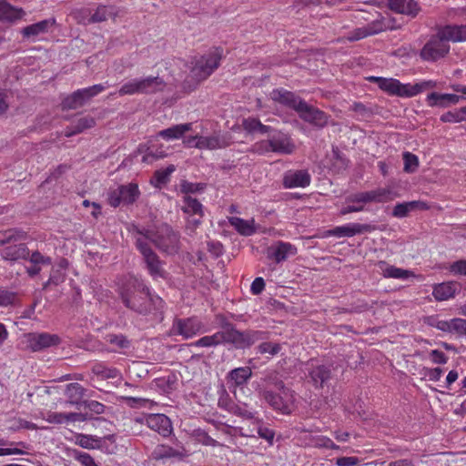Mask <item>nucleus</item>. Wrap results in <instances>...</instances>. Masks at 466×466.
<instances>
[{
  "instance_id": "obj_36",
  "label": "nucleus",
  "mask_w": 466,
  "mask_h": 466,
  "mask_svg": "<svg viewBox=\"0 0 466 466\" xmlns=\"http://www.w3.org/2000/svg\"><path fill=\"white\" fill-rule=\"evenodd\" d=\"M417 208L426 209L427 205L421 201L398 203L392 210V216L395 218H402L407 217L410 211Z\"/></svg>"
},
{
  "instance_id": "obj_55",
  "label": "nucleus",
  "mask_w": 466,
  "mask_h": 466,
  "mask_svg": "<svg viewBox=\"0 0 466 466\" xmlns=\"http://www.w3.org/2000/svg\"><path fill=\"white\" fill-rule=\"evenodd\" d=\"M46 421L53 424H64L69 422L68 413L66 412H49Z\"/></svg>"
},
{
  "instance_id": "obj_1",
  "label": "nucleus",
  "mask_w": 466,
  "mask_h": 466,
  "mask_svg": "<svg viewBox=\"0 0 466 466\" xmlns=\"http://www.w3.org/2000/svg\"><path fill=\"white\" fill-rule=\"evenodd\" d=\"M119 294L125 306L140 314L163 308V299L151 293L150 289L142 279L133 276L125 278L119 287Z\"/></svg>"
},
{
  "instance_id": "obj_41",
  "label": "nucleus",
  "mask_w": 466,
  "mask_h": 466,
  "mask_svg": "<svg viewBox=\"0 0 466 466\" xmlns=\"http://www.w3.org/2000/svg\"><path fill=\"white\" fill-rule=\"evenodd\" d=\"M176 170L174 165L167 166L165 169H159L155 171L154 176L151 179V184L155 187H160L162 185L167 184L169 181L170 175Z\"/></svg>"
},
{
  "instance_id": "obj_14",
  "label": "nucleus",
  "mask_w": 466,
  "mask_h": 466,
  "mask_svg": "<svg viewBox=\"0 0 466 466\" xmlns=\"http://www.w3.org/2000/svg\"><path fill=\"white\" fill-rule=\"evenodd\" d=\"M173 330L176 335H180L186 339L206 331L202 321L197 317L176 319L173 322Z\"/></svg>"
},
{
  "instance_id": "obj_21",
  "label": "nucleus",
  "mask_w": 466,
  "mask_h": 466,
  "mask_svg": "<svg viewBox=\"0 0 466 466\" xmlns=\"http://www.w3.org/2000/svg\"><path fill=\"white\" fill-rule=\"evenodd\" d=\"M80 15H88L86 21L82 17L81 22L84 24L99 23L106 21L108 18L115 19L118 15V10L114 6L99 5L96 12L90 15L91 12L88 9H83L79 12Z\"/></svg>"
},
{
  "instance_id": "obj_39",
  "label": "nucleus",
  "mask_w": 466,
  "mask_h": 466,
  "mask_svg": "<svg viewBox=\"0 0 466 466\" xmlns=\"http://www.w3.org/2000/svg\"><path fill=\"white\" fill-rule=\"evenodd\" d=\"M242 127L244 130L248 133H260V134H268L270 133L272 127L269 126L263 125L259 119L256 117H248L244 118L242 121Z\"/></svg>"
},
{
  "instance_id": "obj_5",
  "label": "nucleus",
  "mask_w": 466,
  "mask_h": 466,
  "mask_svg": "<svg viewBox=\"0 0 466 466\" xmlns=\"http://www.w3.org/2000/svg\"><path fill=\"white\" fill-rule=\"evenodd\" d=\"M396 194L390 187H380L375 190L358 192L355 194L349 195L346 198L347 202L358 203L359 206H345L339 213L345 216L353 212H360L364 210V206L367 203H385L391 201L395 198Z\"/></svg>"
},
{
  "instance_id": "obj_8",
  "label": "nucleus",
  "mask_w": 466,
  "mask_h": 466,
  "mask_svg": "<svg viewBox=\"0 0 466 466\" xmlns=\"http://www.w3.org/2000/svg\"><path fill=\"white\" fill-rule=\"evenodd\" d=\"M166 84L158 76L133 78L124 83L117 91L119 96L134 95H151L164 89Z\"/></svg>"
},
{
  "instance_id": "obj_27",
  "label": "nucleus",
  "mask_w": 466,
  "mask_h": 466,
  "mask_svg": "<svg viewBox=\"0 0 466 466\" xmlns=\"http://www.w3.org/2000/svg\"><path fill=\"white\" fill-rule=\"evenodd\" d=\"M389 8L398 14L414 17L418 15L420 7L415 0H389Z\"/></svg>"
},
{
  "instance_id": "obj_40",
  "label": "nucleus",
  "mask_w": 466,
  "mask_h": 466,
  "mask_svg": "<svg viewBox=\"0 0 466 466\" xmlns=\"http://www.w3.org/2000/svg\"><path fill=\"white\" fill-rule=\"evenodd\" d=\"M457 321H460V318H454L450 320L431 318L429 323L431 326L436 328L439 330L450 333H458L460 325L457 323Z\"/></svg>"
},
{
  "instance_id": "obj_52",
  "label": "nucleus",
  "mask_w": 466,
  "mask_h": 466,
  "mask_svg": "<svg viewBox=\"0 0 466 466\" xmlns=\"http://www.w3.org/2000/svg\"><path fill=\"white\" fill-rule=\"evenodd\" d=\"M256 422L258 424L257 433L259 438L266 440L269 445H272L275 437V431L264 426L263 422L259 420H257Z\"/></svg>"
},
{
  "instance_id": "obj_30",
  "label": "nucleus",
  "mask_w": 466,
  "mask_h": 466,
  "mask_svg": "<svg viewBox=\"0 0 466 466\" xmlns=\"http://www.w3.org/2000/svg\"><path fill=\"white\" fill-rule=\"evenodd\" d=\"M55 24L56 20L54 18L45 19L24 27L22 35L25 38L35 37L48 32L49 28Z\"/></svg>"
},
{
  "instance_id": "obj_22",
  "label": "nucleus",
  "mask_w": 466,
  "mask_h": 466,
  "mask_svg": "<svg viewBox=\"0 0 466 466\" xmlns=\"http://www.w3.org/2000/svg\"><path fill=\"white\" fill-rule=\"evenodd\" d=\"M311 177L307 170L288 171L283 177L285 188L306 187L309 186Z\"/></svg>"
},
{
  "instance_id": "obj_37",
  "label": "nucleus",
  "mask_w": 466,
  "mask_h": 466,
  "mask_svg": "<svg viewBox=\"0 0 466 466\" xmlns=\"http://www.w3.org/2000/svg\"><path fill=\"white\" fill-rule=\"evenodd\" d=\"M96 125V120L93 116H83L76 120V122L68 127L65 130V136L69 137L74 135L82 133L84 130L93 127Z\"/></svg>"
},
{
  "instance_id": "obj_15",
  "label": "nucleus",
  "mask_w": 466,
  "mask_h": 466,
  "mask_svg": "<svg viewBox=\"0 0 466 466\" xmlns=\"http://www.w3.org/2000/svg\"><path fill=\"white\" fill-rule=\"evenodd\" d=\"M182 202L181 209L188 216L187 227L193 229L197 228L204 217L203 205L191 196H183Z\"/></svg>"
},
{
  "instance_id": "obj_16",
  "label": "nucleus",
  "mask_w": 466,
  "mask_h": 466,
  "mask_svg": "<svg viewBox=\"0 0 466 466\" xmlns=\"http://www.w3.org/2000/svg\"><path fill=\"white\" fill-rule=\"evenodd\" d=\"M28 348L34 352L41 351L52 346L61 343V339L56 334L47 332H32L26 335Z\"/></svg>"
},
{
  "instance_id": "obj_47",
  "label": "nucleus",
  "mask_w": 466,
  "mask_h": 466,
  "mask_svg": "<svg viewBox=\"0 0 466 466\" xmlns=\"http://www.w3.org/2000/svg\"><path fill=\"white\" fill-rule=\"evenodd\" d=\"M192 436L198 442L206 445V446H211L216 447L218 445V442L211 438L208 433L203 430V429H196L192 432Z\"/></svg>"
},
{
  "instance_id": "obj_17",
  "label": "nucleus",
  "mask_w": 466,
  "mask_h": 466,
  "mask_svg": "<svg viewBox=\"0 0 466 466\" xmlns=\"http://www.w3.org/2000/svg\"><path fill=\"white\" fill-rule=\"evenodd\" d=\"M299 117L313 126L323 127L328 124L329 116L322 110L309 105L305 100L297 111Z\"/></svg>"
},
{
  "instance_id": "obj_45",
  "label": "nucleus",
  "mask_w": 466,
  "mask_h": 466,
  "mask_svg": "<svg viewBox=\"0 0 466 466\" xmlns=\"http://www.w3.org/2000/svg\"><path fill=\"white\" fill-rule=\"evenodd\" d=\"M76 444L84 449L99 448L101 439L93 435L78 434L76 435Z\"/></svg>"
},
{
  "instance_id": "obj_28",
  "label": "nucleus",
  "mask_w": 466,
  "mask_h": 466,
  "mask_svg": "<svg viewBox=\"0 0 466 466\" xmlns=\"http://www.w3.org/2000/svg\"><path fill=\"white\" fill-rule=\"evenodd\" d=\"M377 267L384 278L407 279L413 276L411 271L390 265L386 261H379Z\"/></svg>"
},
{
  "instance_id": "obj_12",
  "label": "nucleus",
  "mask_w": 466,
  "mask_h": 466,
  "mask_svg": "<svg viewBox=\"0 0 466 466\" xmlns=\"http://www.w3.org/2000/svg\"><path fill=\"white\" fill-rule=\"evenodd\" d=\"M450 48V44L437 31L421 48L420 56L423 61L435 62L449 54Z\"/></svg>"
},
{
  "instance_id": "obj_26",
  "label": "nucleus",
  "mask_w": 466,
  "mask_h": 466,
  "mask_svg": "<svg viewBox=\"0 0 466 466\" xmlns=\"http://www.w3.org/2000/svg\"><path fill=\"white\" fill-rule=\"evenodd\" d=\"M147 426L161 434L167 436L171 433L172 427L170 420L164 414H151L147 418Z\"/></svg>"
},
{
  "instance_id": "obj_63",
  "label": "nucleus",
  "mask_w": 466,
  "mask_h": 466,
  "mask_svg": "<svg viewBox=\"0 0 466 466\" xmlns=\"http://www.w3.org/2000/svg\"><path fill=\"white\" fill-rule=\"evenodd\" d=\"M315 446L318 448H326L331 450H339V447L333 442V441L328 437L321 436L316 439Z\"/></svg>"
},
{
  "instance_id": "obj_2",
  "label": "nucleus",
  "mask_w": 466,
  "mask_h": 466,
  "mask_svg": "<svg viewBox=\"0 0 466 466\" xmlns=\"http://www.w3.org/2000/svg\"><path fill=\"white\" fill-rule=\"evenodd\" d=\"M368 79L377 84L379 88L388 95L406 98L416 96L426 89L435 88L437 86V82L434 80H424L416 84H402L396 78L370 76Z\"/></svg>"
},
{
  "instance_id": "obj_32",
  "label": "nucleus",
  "mask_w": 466,
  "mask_h": 466,
  "mask_svg": "<svg viewBox=\"0 0 466 466\" xmlns=\"http://www.w3.org/2000/svg\"><path fill=\"white\" fill-rule=\"evenodd\" d=\"M4 259L15 261L18 259H27L29 249L25 244L11 245L2 250Z\"/></svg>"
},
{
  "instance_id": "obj_19",
  "label": "nucleus",
  "mask_w": 466,
  "mask_h": 466,
  "mask_svg": "<svg viewBox=\"0 0 466 466\" xmlns=\"http://www.w3.org/2000/svg\"><path fill=\"white\" fill-rule=\"evenodd\" d=\"M269 97L274 102L293 109L296 112L299 110L300 103L303 102V99L295 93L282 87L273 89L269 94Z\"/></svg>"
},
{
  "instance_id": "obj_44",
  "label": "nucleus",
  "mask_w": 466,
  "mask_h": 466,
  "mask_svg": "<svg viewBox=\"0 0 466 466\" xmlns=\"http://www.w3.org/2000/svg\"><path fill=\"white\" fill-rule=\"evenodd\" d=\"M154 457L157 460L180 458L182 457V452L168 445H158L154 451Z\"/></svg>"
},
{
  "instance_id": "obj_46",
  "label": "nucleus",
  "mask_w": 466,
  "mask_h": 466,
  "mask_svg": "<svg viewBox=\"0 0 466 466\" xmlns=\"http://www.w3.org/2000/svg\"><path fill=\"white\" fill-rule=\"evenodd\" d=\"M205 188V183H193L187 180H181L179 184V191L183 196H190V194L202 192Z\"/></svg>"
},
{
  "instance_id": "obj_33",
  "label": "nucleus",
  "mask_w": 466,
  "mask_h": 466,
  "mask_svg": "<svg viewBox=\"0 0 466 466\" xmlns=\"http://www.w3.org/2000/svg\"><path fill=\"white\" fill-rule=\"evenodd\" d=\"M229 224L242 236H251L256 232L255 220H246L238 217H231Z\"/></svg>"
},
{
  "instance_id": "obj_10",
  "label": "nucleus",
  "mask_w": 466,
  "mask_h": 466,
  "mask_svg": "<svg viewBox=\"0 0 466 466\" xmlns=\"http://www.w3.org/2000/svg\"><path fill=\"white\" fill-rule=\"evenodd\" d=\"M140 195L138 185L130 182L120 185L115 189H110L107 193V202L113 208H117L120 205L128 206L134 204Z\"/></svg>"
},
{
  "instance_id": "obj_64",
  "label": "nucleus",
  "mask_w": 466,
  "mask_h": 466,
  "mask_svg": "<svg viewBox=\"0 0 466 466\" xmlns=\"http://www.w3.org/2000/svg\"><path fill=\"white\" fill-rule=\"evenodd\" d=\"M265 289V281L263 278L258 277L256 278L250 286V292L253 295H259Z\"/></svg>"
},
{
  "instance_id": "obj_49",
  "label": "nucleus",
  "mask_w": 466,
  "mask_h": 466,
  "mask_svg": "<svg viewBox=\"0 0 466 466\" xmlns=\"http://www.w3.org/2000/svg\"><path fill=\"white\" fill-rule=\"evenodd\" d=\"M281 349L282 348L279 343L264 341L258 346L257 351L261 355L268 354L270 356H275L279 353Z\"/></svg>"
},
{
  "instance_id": "obj_59",
  "label": "nucleus",
  "mask_w": 466,
  "mask_h": 466,
  "mask_svg": "<svg viewBox=\"0 0 466 466\" xmlns=\"http://www.w3.org/2000/svg\"><path fill=\"white\" fill-rule=\"evenodd\" d=\"M369 37L365 26L357 27L348 34L346 39L350 42H355Z\"/></svg>"
},
{
  "instance_id": "obj_31",
  "label": "nucleus",
  "mask_w": 466,
  "mask_h": 466,
  "mask_svg": "<svg viewBox=\"0 0 466 466\" xmlns=\"http://www.w3.org/2000/svg\"><path fill=\"white\" fill-rule=\"evenodd\" d=\"M192 123H185L172 126L157 133V136L165 140L179 139L186 132L192 130Z\"/></svg>"
},
{
  "instance_id": "obj_34",
  "label": "nucleus",
  "mask_w": 466,
  "mask_h": 466,
  "mask_svg": "<svg viewBox=\"0 0 466 466\" xmlns=\"http://www.w3.org/2000/svg\"><path fill=\"white\" fill-rule=\"evenodd\" d=\"M25 15L22 8H16L5 1L0 0V20L7 22H15Z\"/></svg>"
},
{
  "instance_id": "obj_29",
  "label": "nucleus",
  "mask_w": 466,
  "mask_h": 466,
  "mask_svg": "<svg viewBox=\"0 0 466 466\" xmlns=\"http://www.w3.org/2000/svg\"><path fill=\"white\" fill-rule=\"evenodd\" d=\"M263 399L276 410L281 411L284 414L290 412V408L287 400L282 396L271 390L260 391Z\"/></svg>"
},
{
  "instance_id": "obj_20",
  "label": "nucleus",
  "mask_w": 466,
  "mask_h": 466,
  "mask_svg": "<svg viewBox=\"0 0 466 466\" xmlns=\"http://www.w3.org/2000/svg\"><path fill=\"white\" fill-rule=\"evenodd\" d=\"M465 99V96L456 94H441L432 92L427 96L426 102L427 105L431 107L446 108L450 106L457 105Z\"/></svg>"
},
{
  "instance_id": "obj_57",
  "label": "nucleus",
  "mask_w": 466,
  "mask_h": 466,
  "mask_svg": "<svg viewBox=\"0 0 466 466\" xmlns=\"http://www.w3.org/2000/svg\"><path fill=\"white\" fill-rule=\"evenodd\" d=\"M92 413L100 415L105 412L106 406L96 400H84L83 405Z\"/></svg>"
},
{
  "instance_id": "obj_38",
  "label": "nucleus",
  "mask_w": 466,
  "mask_h": 466,
  "mask_svg": "<svg viewBox=\"0 0 466 466\" xmlns=\"http://www.w3.org/2000/svg\"><path fill=\"white\" fill-rule=\"evenodd\" d=\"M92 373L94 376L98 377L100 379H122L123 377L117 369L111 366H107L102 362L95 363L93 365Z\"/></svg>"
},
{
  "instance_id": "obj_60",
  "label": "nucleus",
  "mask_w": 466,
  "mask_h": 466,
  "mask_svg": "<svg viewBox=\"0 0 466 466\" xmlns=\"http://www.w3.org/2000/svg\"><path fill=\"white\" fill-rule=\"evenodd\" d=\"M228 410L232 412L233 414H235L238 417L244 418V419H248V420L254 419V414L251 411H249L244 408H241L236 404H230V408H228Z\"/></svg>"
},
{
  "instance_id": "obj_51",
  "label": "nucleus",
  "mask_w": 466,
  "mask_h": 466,
  "mask_svg": "<svg viewBox=\"0 0 466 466\" xmlns=\"http://www.w3.org/2000/svg\"><path fill=\"white\" fill-rule=\"evenodd\" d=\"M404 171L406 173H413L419 167V158L410 152L403 153Z\"/></svg>"
},
{
  "instance_id": "obj_13",
  "label": "nucleus",
  "mask_w": 466,
  "mask_h": 466,
  "mask_svg": "<svg viewBox=\"0 0 466 466\" xmlns=\"http://www.w3.org/2000/svg\"><path fill=\"white\" fill-rule=\"evenodd\" d=\"M370 15V13L362 11L354 15V19L357 22L364 21L368 23L366 25H364L368 36H372L392 28L390 19L383 16L381 14L377 13L376 18L371 20Z\"/></svg>"
},
{
  "instance_id": "obj_25",
  "label": "nucleus",
  "mask_w": 466,
  "mask_h": 466,
  "mask_svg": "<svg viewBox=\"0 0 466 466\" xmlns=\"http://www.w3.org/2000/svg\"><path fill=\"white\" fill-rule=\"evenodd\" d=\"M461 286L456 281H447L436 284L433 287L432 295L438 301L448 300L455 296Z\"/></svg>"
},
{
  "instance_id": "obj_48",
  "label": "nucleus",
  "mask_w": 466,
  "mask_h": 466,
  "mask_svg": "<svg viewBox=\"0 0 466 466\" xmlns=\"http://www.w3.org/2000/svg\"><path fill=\"white\" fill-rule=\"evenodd\" d=\"M229 145L225 137L220 135H214L206 137V149L214 150L218 148L227 147Z\"/></svg>"
},
{
  "instance_id": "obj_58",
  "label": "nucleus",
  "mask_w": 466,
  "mask_h": 466,
  "mask_svg": "<svg viewBox=\"0 0 466 466\" xmlns=\"http://www.w3.org/2000/svg\"><path fill=\"white\" fill-rule=\"evenodd\" d=\"M429 360L435 364H445L448 357L440 350H432L428 353Z\"/></svg>"
},
{
  "instance_id": "obj_3",
  "label": "nucleus",
  "mask_w": 466,
  "mask_h": 466,
  "mask_svg": "<svg viewBox=\"0 0 466 466\" xmlns=\"http://www.w3.org/2000/svg\"><path fill=\"white\" fill-rule=\"evenodd\" d=\"M137 232L140 235L139 238H143L146 241L149 240L167 254H176L179 250V234L166 223L156 227L155 230L137 229Z\"/></svg>"
},
{
  "instance_id": "obj_9",
  "label": "nucleus",
  "mask_w": 466,
  "mask_h": 466,
  "mask_svg": "<svg viewBox=\"0 0 466 466\" xmlns=\"http://www.w3.org/2000/svg\"><path fill=\"white\" fill-rule=\"evenodd\" d=\"M136 247L143 256L149 275L154 279H164L167 274L164 268V262L159 258L157 254L152 250L148 243L143 239V238H137Z\"/></svg>"
},
{
  "instance_id": "obj_61",
  "label": "nucleus",
  "mask_w": 466,
  "mask_h": 466,
  "mask_svg": "<svg viewBox=\"0 0 466 466\" xmlns=\"http://www.w3.org/2000/svg\"><path fill=\"white\" fill-rule=\"evenodd\" d=\"M330 370L325 365L318 366L310 372V379H329Z\"/></svg>"
},
{
  "instance_id": "obj_6",
  "label": "nucleus",
  "mask_w": 466,
  "mask_h": 466,
  "mask_svg": "<svg viewBox=\"0 0 466 466\" xmlns=\"http://www.w3.org/2000/svg\"><path fill=\"white\" fill-rule=\"evenodd\" d=\"M268 138L260 140L253 145V151L258 155L275 153L278 155H291L296 150V145L291 137L286 133L271 130Z\"/></svg>"
},
{
  "instance_id": "obj_56",
  "label": "nucleus",
  "mask_w": 466,
  "mask_h": 466,
  "mask_svg": "<svg viewBox=\"0 0 466 466\" xmlns=\"http://www.w3.org/2000/svg\"><path fill=\"white\" fill-rule=\"evenodd\" d=\"M228 382H230L228 389L233 393L234 397L238 400L239 393H245L244 390L248 380H228Z\"/></svg>"
},
{
  "instance_id": "obj_43",
  "label": "nucleus",
  "mask_w": 466,
  "mask_h": 466,
  "mask_svg": "<svg viewBox=\"0 0 466 466\" xmlns=\"http://www.w3.org/2000/svg\"><path fill=\"white\" fill-rule=\"evenodd\" d=\"M443 123L466 122V106L460 107L453 111H447L440 117Z\"/></svg>"
},
{
  "instance_id": "obj_62",
  "label": "nucleus",
  "mask_w": 466,
  "mask_h": 466,
  "mask_svg": "<svg viewBox=\"0 0 466 466\" xmlns=\"http://www.w3.org/2000/svg\"><path fill=\"white\" fill-rule=\"evenodd\" d=\"M449 269L454 275L466 276V259H460L451 263Z\"/></svg>"
},
{
  "instance_id": "obj_35",
  "label": "nucleus",
  "mask_w": 466,
  "mask_h": 466,
  "mask_svg": "<svg viewBox=\"0 0 466 466\" xmlns=\"http://www.w3.org/2000/svg\"><path fill=\"white\" fill-rule=\"evenodd\" d=\"M86 390L78 383H70L66 386V396L67 397V402L71 405H76L77 409L83 405L82 400Z\"/></svg>"
},
{
  "instance_id": "obj_7",
  "label": "nucleus",
  "mask_w": 466,
  "mask_h": 466,
  "mask_svg": "<svg viewBox=\"0 0 466 466\" xmlns=\"http://www.w3.org/2000/svg\"><path fill=\"white\" fill-rule=\"evenodd\" d=\"M223 48L212 47L206 54L195 56L190 64V74L197 82L207 79L219 66L223 57Z\"/></svg>"
},
{
  "instance_id": "obj_53",
  "label": "nucleus",
  "mask_w": 466,
  "mask_h": 466,
  "mask_svg": "<svg viewBox=\"0 0 466 466\" xmlns=\"http://www.w3.org/2000/svg\"><path fill=\"white\" fill-rule=\"evenodd\" d=\"M252 376V370L250 367H239L232 370L227 379H250Z\"/></svg>"
},
{
  "instance_id": "obj_23",
  "label": "nucleus",
  "mask_w": 466,
  "mask_h": 466,
  "mask_svg": "<svg viewBox=\"0 0 466 466\" xmlns=\"http://www.w3.org/2000/svg\"><path fill=\"white\" fill-rule=\"evenodd\" d=\"M297 254V248L289 243L279 241L275 246L268 248L267 256L269 259H273L276 263H280L288 258L289 256Z\"/></svg>"
},
{
  "instance_id": "obj_4",
  "label": "nucleus",
  "mask_w": 466,
  "mask_h": 466,
  "mask_svg": "<svg viewBox=\"0 0 466 466\" xmlns=\"http://www.w3.org/2000/svg\"><path fill=\"white\" fill-rule=\"evenodd\" d=\"M222 330V344H231L236 349L244 350L249 348L258 341L268 339V332L263 330L247 329L240 331L230 323L223 324Z\"/></svg>"
},
{
  "instance_id": "obj_18",
  "label": "nucleus",
  "mask_w": 466,
  "mask_h": 466,
  "mask_svg": "<svg viewBox=\"0 0 466 466\" xmlns=\"http://www.w3.org/2000/svg\"><path fill=\"white\" fill-rule=\"evenodd\" d=\"M374 227L370 224L349 223L343 226L335 227L325 233V237L334 236L337 238L353 237L363 233L371 232Z\"/></svg>"
},
{
  "instance_id": "obj_50",
  "label": "nucleus",
  "mask_w": 466,
  "mask_h": 466,
  "mask_svg": "<svg viewBox=\"0 0 466 466\" xmlns=\"http://www.w3.org/2000/svg\"><path fill=\"white\" fill-rule=\"evenodd\" d=\"M106 339L109 344L119 350L127 349L130 346L129 340L123 334H108Z\"/></svg>"
},
{
  "instance_id": "obj_54",
  "label": "nucleus",
  "mask_w": 466,
  "mask_h": 466,
  "mask_svg": "<svg viewBox=\"0 0 466 466\" xmlns=\"http://www.w3.org/2000/svg\"><path fill=\"white\" fill-rule=\"evenodd\" d=\"M16 299L17 295L15 292L7 289H0V307H8L13 305Z\"/></svg>"
},
{
  "instance_id": "obj_42",
  "label": "nucleus",
  "mask_w": 466,
  "mask_h": 466,
  "mask_svg": "<svg viewBox=\"0 0 466 466\" xmlns=\"http://www.w3.org/2000/svg\"><path fill=\"white\" fill-rule=\"evenodd\" d=\"M222 335L219 331L215 332L212 335L204 336L198 340L191 343L193 347H203V348H210L216 347L222 344Z\"/></svg>"
},
{
  "instance_id": "obj_11",
  "label": "nucleus",
  "mask_w": 466,
  "mask_h": 466,
  "mask_svg": "<svg viewBox=\"0 0 466 466\" xmlns=\"http://www.w3.org/2000/svg\"><path fill=\"white\" fill-rule=\"evenodd\" d=\"M108 85L96 84L86 88L77 89L65 97L61 103L63 109H76L83 106L86 101L102 93Z\"/></svg>"
},
{
  "instance_id": "obj_24",
  "label": "nucleus",
  "mask_w": 466,
  "mask_h": 466,
  "mask_svg": "<svg viewBox=\"0 0 466 466\" xmlns=\"http://www.w3.org/2000/svg\"><path fill=\"white\" fill-rule=\"evenodd\" d=\"M446 43L466 41V25H448L437 30Z\"/></svg>"
}]
</instances>
